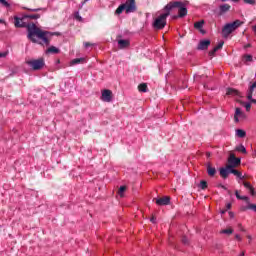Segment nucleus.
<instances>
[{"label": "nucleus", "instance_id": "nucleus-1", "mask_svg": "<svg viewBox=\"0 0 256 256\" xmlns=\"http://www.w3.org/2000/svg\"><path fill=\"white\" fill-rule=\"evenodd\" d=\"M27 31L28 39H30L32 43H37V39H41L43 45H49V37H53V33L43 31L33 23L27 25ZM35 37H37V39Z\"/></svg>", "mask_w": 256, "mask_h": 256}, {"label": "nucleus", "instance_id": "nucleus-2", "mask_svg": "<svg viewBox=\"0 0 256 256\" xmlns=\"http://www.w3.org/2000/svg\"><path fill=\"white\" fill-rule=\"evenodd\" d=\"M187 5H189L188 1H185V2H181V1L169 2L164 7V11H168L169 13H171L172 9L177 8L178 9V17L183 18V17H186V15H187Z\"/></svg>", "mask_w": 256, "mask_h": 256}, {"label": "nucleus", "instance_id": "nucleus-3", "mask_svg": "<svg viewBox=\"0 0 256 256\" xmlns=\"http://www.w3.org/2000/svg\"><path fill=\"white\" fill-rule=\"evenodd\" d=\"M243 25V21L241 20H235L234 22L227 23L223 28H222V36L227 39L233 33V31H237L239 27Z\"/></svg>", "mask_w": 256, "mask_h": 256}, {"label": "nucleus", "instance_id": "nucleus-4", "mask_svg": "<svg viewBox=\"0 0 256 256\" xmlns=\"http://www.w3.org/2000/svg\"><path fill=\"white\" fill-rule=\"evenodd\" d=\"M165 11H166L165 13L160 14L159 17H157L154 20V23H153L154 29H164L165 25H167V17L171 14L169 10H165Z\"/></svg>", "mask_w": 256, "mask_h": 256}, {"label": "nucleus", "instance_id": "nucleus-5", "mask_svg": "<svg viewBox=\"0 0 256 256\" xmlns=\"http://www.w3.org/2000/svg\"><path fill=\"white\" fill-rule=\"evenodd\" d=\"M26 64H28L33 71H40L42 67H45V60L43 58L31 59L27 60Z\"/></svg>", "mask_w": 256, "mask_h": 256}, {"label": "nucleus", "instance_id": "nucleus-6", "mask_svg": "<svg viewBox=\"0 0 256 256\" xmlns=\"http://www.w3.org/2000/svg\"><path fill=\"white\" fill-rule=\"evenodd\" d=\"M245 119H247V114H245L241 108H236L234 114L235 123H239V121H245Z\"/></svg>", "mask_w": 256, "mask_h": 256}, {"label": "nucleus", "instance_id": "nucleus-7", "mask_svg": "<svg viewBox=\"0 0 256 256\" xmlns=\"http://www.w3.org/2000/svg\"><path fill=\"white\" fill-rule=\"evenodd\" d=\"M238 165H241V158H236L235 154H231L228 158V167L235 168Z\"/></svg>", "mask_w": 256, "mask_h": 256}, {"label": "nucleus", "instance_id": "nucleus-8", "mask_svg": "<svg viewBox=\"0 0 256 256\" xmlns=\"http://www.w3.org/2000/svg\"><path fill=\"white\" fill-rule=\"evenodd\" d=\"M124 5L126 13H135L137 11V5H135V0H128Z\"/></svg>", "mask_w": 256, "mask_h": 256}, {"label": "nucleus", "instance_id": "nucleus-9", "mask_svg": "<svg viewBox=\"0 0 256 256\" xmlns=\"http://www.w3.org/2000/svg\"><path fill=\"white\" fill-rule=\"evenodd\" d=\"M102 101H104L105 103H111L112 99H113V92H111V90H104L102 92V96H101Z\"/></svg>", "mask_w": 256, "mask_h": 256}, {"label": "nucleus", "instance_id": "nucleus-10", "mask_svg": "<svg viewBox=\"0 0 256 256\" xmlns=\"http://www.w3.org/2000/svg\"><path fill=\"white\" fill-rule=\"evenodd\" d=\"M210 45H211L210 40H201L198 44L197 49H199V51H205V49H208Z\"/></svg>", "mask_w": 256, "mask_h": 256}, {"label": "nucleus", "instance_id": "nucleus-11", "mask_svg": "<svg viewBox=\"0 0 256 256\" xmlns=\"http://www.w3.org/2000/svg\"><path fill=\"white\" fill-rule=\"evenodd\" d=\"M226 95L230 97H243L241 95V92H239L237 89H234V88H227Z\"/></svg>", "mask_w": 256, "mask_h": 256}, {"label": "nucleus", "instance_id": "nucleus-12", "mask_svg": "<svg viewBox=\"0 0 256 256\" xmlns=\"http://www.w3.org/2000/svg\"><path fill=\"white\" fill-rule=\"evenodd\" d=\"M170 202H171V198L167 196L156 199V205H159V206L169 205Z\"/></svg>", "mask_w": 256, "mask_h": 256}, {"label": "nucleus", "instance_id": "nucleus-13", "mask_svg": "<svg viewBox=\"0 0 256 256\" xmlns=\"http://www.w3.org/2000/svg\"><path fill=\"white\" fill-rule=\"evenodd\" d=\"M203 25H205V21L201 20V21L194 23V28L198 29V31H200V33H202V35H205V30H203Z\"/></svg>", "mask_w": 256, "mask_h": 256}, {"label": "nucleus", "instance_id": "nucleus-14", "mask_svg": "<svg viewBox=\"0 0 256 256\" xmlns=\"http://www.w3.org/2000/svg\"><path fill=\"white\" fill-rule=\"evenodd\" d=\"M25 19V17L19 18L17 16L14 17V25L15 27L19 28V27H25V23H23V20Z\"/></svg>", "mask_w": 256, "mask_h": 256}, {"label": "nucleus", "instance_id": "nucleus-15", "mask_svg": "<svg viewBox=\"0 0 256 256\" xmlns=\"http://www.w3.org/2000/svg\"><path fill=\"white\" fill-rule=\"evenodd\" d=\"M229 173H231L229 166H226V168H220V175L223 179H227V177H229Z\"/></svg>", "mask_w": 256, "mask_h": 256}, {"label": "nucleus", "instance_id": "nucleus-16", "mask_svg": "<svg viewBox=\"0 0 256 256\" xmlns=\"http://www.w3.org/2000/svg\"><path fill=\"white\" fill-rule=\"evenodd\" d=\"M243 185H244V187L246 188V189H248V191H249V193H250V195H252V196H255V188H253V186L251 185V183H249V182H243Z\"/></svg>", "mask_w": 256, "mask_h": 256}, {"label": "nucleus", "instance_id": "nucleus-17", "mask_svg": "<svg viewBox=\"0 0 256 256\" xmlns=\"http://www.w3.org/2000/svg\"><path fill=\"white\" fill-rule=\"evenodd\" d=\"M119 49H127L130 43L129 40H118Z\"/></svg>", "mask_w": 256, "mask_h": 256}, {"label": "nucleus", "instance_id": "nucleus-18", "mask_svg": "<svg viewBox=\"0 0 256 256\" xmlns=\"http://www.w3.org/2000/svg\"><path fill=\"white\" fill-rule=\"evenodd\" d=\"M207 173L210 177H214L215 174L217 173V170L215 169V167H211V164L207 165Z\"/></svg>", "mask_w": 256, "mask_h": 256}, {"label": "nucleus", "instance_id": "nucleus-19", "mask_svg": "<svg viewBox=\"0 0 256 256\" xmlns=\"http://www.w3.org/2000/svg\"><path fill=\"white\" fill-rule=\"evenodd\" d=\"M236 137L244 139V137H247V132H245L243 129H236Z\"/></svg>", "mask_w": 256, "mask_h": 256}, {"label": "nucleus", "instance_id": "nucleus-20", "mask_svg": "<svg viewBox=\"0 0 256 256\" xmlns=\"http://www.w3.org/2000/svg\"><path fill=\"white\" fill-rule=\"evenodd\" d=\"M231 9V5L229 4H222L219 6L220 13H227Z\"/></svg>", "mask_w": 256, "mask_h": 256}, {"label": "nucleus", "instance_id": "nucleus-21", "mask_svg": "<svg viewBox=\"0 0 256 256\" xmlns=\"http://www.w3.org/2000/svg\"><path fill=\"white\" fill-rule=\"evenodd\" d=\"M228 169H230V173H232V175L239 177V179H243L241 172H239L238 170H235L234 168H231V166H228Z\"/></svg>", "mask_w": 256, "mask_h": 256}, {"label": "nucleus", "instance_id": "nucleus-22", "mask_svg": "<svg viewBox=\"0 0 256 256\" xmlns=\"http://www.w3.org/2000/svg\"><path fill=\"white\" fill-rule=\"evenodd\" d=\"M80 63H85V58H75L70 62V65H79Z\"/></svg>", "mask_w": 256, "mask_h": 256}, {"label": "nucleus", "instance_id": "nucleus-23", "mask_svg": "<svg viewBox=\"0 0 256 256\" xmlns=\"http://www.w3.org/2000/svg\"><path fill=\"white\" fill-rule=\"evenodd\" d=\"M235 195H236V198L239 199L240 201H246L247 203H249V197L247 196H240L239 195V191H235Z\"/></svg>", "mask_w": 256, "mask_h": 256}, {"label": "nucleus", "instance_id": "nucleus-24", "mask_svg": "<svg viewBox=\"0 0 256 256\" xmlns=\"http://www.w3.org/2000/svg\"><path fill=\"white\" fill-rule=\"evenodd\" d=\"M123 11H126L125 5L121 4L115 11L116 15H121Z\"/></svg>", "mask_w": 256, "mask_h": 256}, {"label": "nucleus", "instance_id": "nucleus-25", "mask_svg": "<svg viewBox=\"0 0 256 256\" xmlns=\"http://www.w3.org/2000/svg\"><path fill=\"white\" fill-rule=\"evenodd\" d=\"M138 90L141 92V93H147V84L145 83H142L138 86Z\"/></svg>", "mask_w": 256, "mask_h": 256}, {"label": "nucleus", "instance_id": "nucleus-26", "mask_svg": "<svg viewBox=\"0 0 256 256\" xmlns=\"http://www.w3.org/2000/svg\"><path fill=\"white\" fill-rule=\"evenodd\" d=\"M41 15L39 14H31V15H26L24 16V19H40Z\"/></svg>", "mask_w": 256, "mask_h": 256}, {"label": "nucleus", "instance_id": "nucleus-27", "mask_svg": "<svg viewBox=\"0 0 256 256\" xmlns=\"http://www.w3.org/2000/svg\"><path fill=\"white\" fill-rule=\"evenodd\" d=\"M47 53L57 54V53H59V48H57L55 46H51V47L48 48Z\"/></svg>", "mask_w": 256, "mask_h": 256}, {"label": "nucleus", "instance_id": "nucleus-28", "mask_svg": "<svg viewBox=\"0 0 256 256\" xmlns=\"http://www.w3.org/2000/svg\"><path fill=\"white\" fill-rule=\"evenodd\" d=\"M236 151H239V153H247V149L245 148V146H243V144H240L239 146L236 147Z\"/></svg>", "mask_w": 256, "mask_h": 256}, {"label": "nucleus", "instance_id": "nucleus-29", "mask_svg": "<svg viewBox=\"0 0 256 256\" xmlns=\"http://www.w3.org/2000/svg\"><path fill=\"white\" fill-rule=\"evenodd\" d=\"M0 5L2 7H6V9H9V7H11V3L7 2V0H0Z\"/></svg>", "mask_w": 256, "mask_h": 256}, {"label": "nucleus", "instance_id": "nucleus-30", "mask_svg": "<svg viewBox=\"0 0 256 256\" xmlns=\"http://www.w3.org/2000/svg\"><path fill=\"white\" fill-rule=\"evenodd\" d=\"M247 209H250L251 211H255L256 213V204H248L247 207L243 209V211H247Z\"/></svg>", "mask_w": 256, "mask_h": 256}, {"label": "nucleus", "instance_id": "nucleus-31", "mask_svg": "<svg viewBox=\"0 0 256 256\" xmlns=\"http://www.w3.org/2000/svg\"><path fill=\"white\" fill-rule=\"evenodd\" d=\"M244 60H245L246 62L251 63V61H253V56H252L251 54H245V55H244Z\"/></svg>", "mask_w": 256, "mask_h": 256}, {"label": "nucleus", "instance_id": "nucleus-32", "mask_svg": "<svg viewBox=\"0 0 256 256\" xmlns=\"http://www.w3.org/2000/svg\"><path fill=\"white\" fill-rule=\"evenodd\" d=\"M200 189L205 190L207 188V181L202 180L199 184Z\"/></svg>", "mask_w": 256, "mask_h": 256}, {"label": "nucleus", "instance_id": "nucleus-33", "mask_svg": "<svg viewBox=\"0 0 256 256\" xmlns=\"http://www.w3.org/2000/svg\"><path fill=\"white\" fill-rule=\"evenodd\" d=\"M225 42L221 41L218 43L216 47H214V51H218L219 49H223V45Z\"/></svg>", "mask_w": 256, "mask_h": 256}, {"label": "nucleus", "instance_id": "nucleus-34", "mask_svg": "<svg viewBox=\"0 0 256 256\" xmlns=\"http://www.w3.org/2000/svg\"><path fill=\"white\" fill-rule=\"evenodd\" d=\"M225 42L221 41L218 43L216 47H214V51H218L219 49H223V45Z\"/></svg>", "mask_w": 256, "mask_h": 256}, {"label": "nucleus", "instance_id": "nucleus-35", "mask_svg": "<svg viewBox=\"0 0 256 256\" xmlns=\"http://www.w3.org/2000/svg\"><path fill=\"white\" fill-rule=\"evenodd\" d=\"M125 191H127V187L121 186L120 189H119L120 197H123V193H125Z\"/></svg>", "mask_w": 256, "mask_h": 256}, {"label": "nucleus", "instance_id": "nucleus-36", "mask_svg": "<svg viewBox=\"0 0 256 256\" xmlns=\"http://www.w3.org/2000/svg\"><path fill=\"white\" fill-rule=\"evenodd\" d=\"M27 10L32 11L33 13H37L38 11H45V9H43V8H34V9L27 8Z\"/></svg>", "mask_w": 256, "mask_h": 256}, {"label": "nucleus", "instance_id": "nucleus-37", "mask_svg": "<svg viewBox=\"0 0 256 256\" xmlns=\"http://www.w3.org/2000/svg\"><path fill=\"white\" fill-rule=\"evenodd\" d=\"M221 233H224L225 235H231V233H233V229H224L221 231Z\"/></svg>", "mask_w": 256, "mask_h": 256}, {"label": "nucleus", "instance_id": "nucleus-38", "mask_svg": "<svg viewBox=\"0 0 256 256\" xmlns=\"http://www.w3.org/2000/svg\"><path fill=\"white\" fill-rule=\"evenodd\" d=\"M74 17H75V19H77L78 21H83V17H81V15H79V12H76V13L74 14Z\"/></svg>", "mask_w": 256, "mask_h": 256}, {"label": "nucleus", "instance_id": "nucleus-39", "mask_svg": "<svg viewBox=\"0 0 256 256\" xmlns=\"http://www.w3.org/2000/svg\"><path fill=\"white\" fill-rule=\"evenodd\" d=\"M9 55V52H0V59H3Z\"/></svg>", "mask_w": 256, "mask_h": 256}, {"label": "nucleus", "instance_id": "nucleus-40", "mask_svg": "<svg viewBox=\"0 0 256 256\" xmlns=\"http://www.w3.org/2000/svg\"><path fill=\"white\" fill-rule=\"evenodd\" d=\"M244 107H245L246 111H251V103H245Z\"/></svg>", "mask_w": 256, "mask_h": 256}, {"label": "nucleus", "instance_id": "nucleus-41", "mask_svg": "<svg viewBox=\"0 0 256 256\" xmlns=\"http://www.w3.org/2000/svg\"><path fill=\"white\" fill-rule=\"evenodd\" d=\"M182 243L184 245H188L189 244V239H187L185 236L182 238Z\"/></svg>", "mask_w": 256, "mask_h": 256}, {"label": "nucleus", "instance_id": "nucleus-42", "mask_svg": "<svg viewBox=\"0 0 256 256\" xmlns=\"http://www.w3.org/2000/svg\"><path fill=\"white\" fill-rule=\"evenodd\" d=\"M216 52H217V51H215V48H214L213 50H211V51L209 52V56H210V57H214Z\"/></svg>", "mask_w": 256, "mask_h": 256}, {"label": "nucleus", "instance_id": "nucleus-43", "mask_svg": "<svg viewBox=\"0 0 256 256\" xmlns=\"http://www.w3.org/2000/svg\"><path fill=\"white\" fill-rule=\"evenodd\" d=\"M91 46H93V44H91V43H89V42H85V43H84V47H86V48H87V47H91Z\"/></svg>", "mask_w": 256, "mask_h": 256}, {"label": "nucleus", "instance_id": "nucleus-44", "mask_svg": "<svg viewBox=\"0 0 256 256\" xmlns=\"http://www.w3.org/2000/svg\"><path fill=\"white\" fill-rule=\"evenodd\" d=\"M235 238L238 240V241H241V236L239 234H236L235 235Z\"/></svg>", "mask_w": 256, "mask_h": 256}, {"label": "nucleus", "instance_id": "nucleus-45", "mask_svg": "<svg viewBox=\"0 0 256 256\" xmlns=\"http://www.w3.org/2000/svg\"><path fill=\"white\" fill-rule=\"evenodd\" d=\"M229 209H231V203H228V204L226 205V211L229 210Z\"/></svg>", "mask_w": 256, "mask_h": 256}, {"label": "nucleus", "instance_id": "nucleus-46", "mask_svg": "<svg viewBox=\"0 0 256 256\" xmlns=\"http://www.w3.org/2000/svg\"><path fill=\"white\" fill-rule=\"evenodd\" d=\"M150 221H151V223H156V218H155V217H152V218L150 219Z\"/></svg>", "mask_w": 256, "mask_h": 256}, {"label": "nucleus", "instance_id": "nucleus-47", "mask_svg": "<svg viewBox=\"0 0 256 256\" xmlns=\"http://www.w3.org/2000/svg\"><path fill=\"white\" fill-rule=\"evenodd\" d=\"M249 47H251V44H246V45L244 46V49H249Z\"/></svg>", "mask_w": 256, "mask_h": 256}, {"label": "nucleus", "instance_id": "nucleus-48", "mask_svg": "<svg viewBox=\"0 0 256 256\" xmlns=\"http://www.w3.org/2000/svg\"><path fill=\"white\" fill-rule=\"evenodd\" d=\"M206 157H208V158L211 157V152H207Z\"/></svg>", "mask_w": 256, "mask_h": 256}, {"label": "nucleus", "instance_id": "nucleus-49", "mask_svg": "<svg viewBox=\"0 0 256 256\" xmlns=\"http://www.w3.org/2000/svg\"><path fill=\"white\" fill-rule=\"evenodd\" d=\"M225 213H227V210H221L222 215H225Z\"/></svg>", "mask_w": 256, "mask_h": 256}, {"label": "nucleus", "instance_id": "nucleus-50", "mask_svg": "<svg viewBox=\"0 0 256 256\" xmlns=\"http://www.w3.org/2000/svg\"><path fill=\"white\" fill-rule=\"evenodd\" d=\"M85 3H87V1H83L82 3H81V7H83V5H85Z\"/></svg>", "mask_w": 256, "mask_h": 256}, {"label": "nucleus", "instance_id": "nucleus-51", "mask_svg": "<svg viewBox=\"0 0 256 256\" xmlns=\"http://www.w3.org/2000/svg\"><path fill=\"white\" fill-rule=\"evenodd\" d=\"M0 23H5V20H3V19H0Z\"/></svg>", "mask_w": 256, "mask_h": 256}, {"label": "nucleus", "instance_id": "nucleus-52", "mask_svg": "<svg viewBox=\"0 0 256 256\" xmlns=\"http://www.w3.org/2000/svg\"><path fill=\"white\" fill-rule=\"evenodd\" d=\"M247 238L251 241V235H248Z\"/></svg>", "mask_w": 256, "mask_h": 256}, {"label": "nucleus", "instance_id": "nucleus-53", "mask_svg": "<svg viewBox=\"0 0 256 256\" xmlns=\"http://www.w3.org/2000/svg\"><path fill=\"white\" fill-rule=\"evenodd\" d=\"M239 256H245V253H244V252H242Z\"/></svg>", "mask_w": 256, "mask_h": 256}, {"label": "nucleus", "instance_id": "nucleus-54", "mask_svg": "<svg viewBox=\"0 0 256 256\" xmlns=\"http://www.w3.org/2000/svg\"><path fill=\"white\" fill-rule=\"evenodd\" d=\"M254 157H256V150L254 151Z\"/></svg>", "mask_w": 256, "mask_h": 256}, {"label": "nucleus", "instance_id": "nucleus-55", "mask_svg": "<svg viewBox=\"0 0 256 256\" xmlns=\"http://www.w3.org/2000/svg\"><path fill=\"white\" fill-rule=\"evenodd\" d=\"M222 188H223V189H227V188H225V186H222Z\"/></svg>", "mask_w": 256, "mask_h": 256}, {"label": "nucleus", "instance_id": "nucleus-56", "mask_svg": "<svg viewBox=\"0 0 256 256\" xmlns=\"http://www.w3.org/2000/svg\"><path fill=\"white\" fill-rule=\"evenodd\" d=\"M85 1H89V0H85Z\"/></svg>", "mask_w": 256, "mask_h": 256}]
</instances>
